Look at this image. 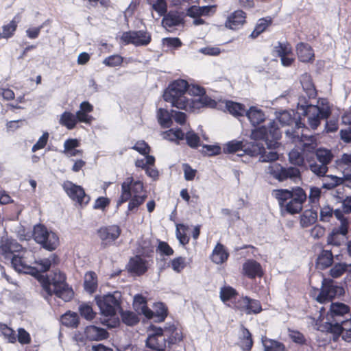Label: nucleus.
I'll return each mask as SVG.
<instances>
[{"label":"nucleus","mask_w":351,"mask_h":351,"mask_svg":"<svg viewBox=\"0 0 351 351\" xmlns=\"http://www.w3.org/2000/svg\"><path fill=\"white\" fill-rule=\"evenodd\" d=\"M298 117H295L294 110H284L280 112L278 117V121L282 125L289 128L285 131V134L291 130L300 132L302 129H307L304 123L306 118L307 123L312 130H316L320 125V120L326 119L331 115V109L326 101H322L321 105L312 104L304 97H300L297 105Z\"/></svg>","instance_id":"nucleus-1"},{"label":"nucleus","mask_w":351,"mask_h":351,"mask_svg":"<svg viewBox=\"0 0 351 351\" xmlns=\"http://www.w3.org/2000/svg\"><path fill=\"white\" fill-rule=\"evenodd\" d=\"M282 132L275 121H270L267 125H263L252 130L251 139L254 141H243V152L245 154L252 157L261 155L265 151L263 143L256 142V140H263L265 142L268 149H275L278 147Z\"/></svg>","instance_id":"nucleus-2"},{"label":"nucleus","mask_w":351,"mask_h":351,"mask_svg":"<svg viewBox=\"0 0 351 351\" xmlns=\"http://www.w3.org/2000/svg\"><path fill=\"white\" fill-rule=\"evenodd\" d=\"M274 195L278 199L281 212L292 215L302 210L303 204L307 199L305 191L300 186H294L291 189H278L274 191Z\"/></svg>","instance_id":"nucleus-3"},{"label":"nucleus","mask_w":351,"mask_h":351,"mask_svg":"<svg viewBox=\"0 0 351 351\" xmlns=\"http://www.w3.org/2000/svg\"><path fill=\"white\" fill-rule=\"evenodd\" d=\"M39 280L45 292L43 293V297L45 300H48L53 295L61 298L64 302H69L73 299L74 292L66 282V277L64 274L60 272L58 277L56 276L52 278L42 276Z\"/></svg>","instance_id":"nucleus-4"},{"label":"nucleus","mask_w":351,"mask_h":351,"mask_svg":"<svg viewBox=\"0 0 351 351\" xmlns=\"http://www.w3.org/2000/svg\"><path fill=\"white\" fill-rule=\"evenodd\" d=\"M22 250V245L16 240L2 238L0 242V258L3 259L5 262H9L17 272L22 273L27 264L22 256L15 254Z\"/></svg>","instance_id":"nucleus-5"},{"label":"nucleus","mask_w":351,"mask_h":351,"mask_svg":"<svg viewBox=\"0 0 351 351\" xmlns=\"http://www.w3.org/2000/svg\"><path fill=\"white\" fill-rule=\"evenodd\" d=\"M189 86L188 82L182 79H178L171 82L165 89L163 98L165 101L171 104V106L178 109L187 110V99L184 95Z\"/></svg>","instance_id":"nucleus-6"},{"label":"nucleus","mask_w":351,"mask_h":351,"mask_svg":"<svg viewBox=\"0 0 351 351\" xmlns=\"http://www.w3.org/2000/svg\"><path fill=\"white\" fill-rule=\"evenodd\" d=\"M286 138L291 143H299L306 160L309 162L314 161V154L318 148L317 139L313 135L304 134L303 129L300 132L291 130L286 132Z\"/></svg>","instance_id":"nucleus-7"},{"label":"nucleus","mask_w":351,"mask_h":351,"mask_svg":"<svg viewBox=\"0 0 351 351\" xmlns=\"http://www.w3.org/2000/svg\"><path fill=\"white\" fill-rule=\"evenodd\" d=\"M95 302L101 313L106 316H114L121 308V293L114 291L103 296L96 295Z\"/></svg>","instance_id":"nucleus-8"},{"label":"nucleus","mask_w":351,"mask_h":351,"mask_svg":"<svg viewBox=\"0 0 351 351\" xmlns=\"http://www.w3.org/2000/svg\"><path fill=\"white\" fill-rule=\"evenodd\" d=\"M190 95L196 96L197 97L187 99V110H193L195 109H199L203 107L215 108L217 102L206 95V91L204 88L197 85L189 84L186 90Z\"/></svg>","instance_id":"nucleus-9"},{"label":"nucleus","mask_w":351,"mask_h":351,"mask_svg":"<svg viewBox=\"0 0 351 351\" xmlns=\"http://www.w3.org/2000/svg\"><path fill=\"white\" fill-rule=\"evenodd\" d=\"M123 45H134L136 47L147 46L152 41V36L147 31L124 32L120 38Z\"/></svg>","instance_id":"nucleus-10"},{"label":"nucleus","mask_w":351,"mask_h":351,"mask_svg":"<svg viewBox=\"0 0 351 351\" xmlns=\"http://www.w3.org/2000/svg\"><path fill=\"white\" fill-rule=\"evenodd\" d=\"M344 293L345 290L343 287L335 285L332 280L326 282V280L324 279L322 289L317 297V301L319 303L330 302L335 298L343 295Z\"/></svg>","instance_id":"nucleus-11"},{"label":"nucleus","mask_w":351,"mask_h":351,"mask_svg":"<svg viewBox=\"0 0 351 351\" xmlns=\"http://www.w3.org/2000/svg\"><path fill=\"white\" fill-rule=\"evenodd\" d=\"M62 188L67 195L80 206H86L89 203L90 197L86 194L82 186L67 180L63 183Z\"/></svg>","instance_id":"nucleus-12"},{"label":"nucleus","mask_w":351,"mask_h":351,"mask_svg":"<svg viewBox=\"0 0 351 351\" xmlns=\"http://www.w3.org/2000/svg\"><path fill=\"white\" fill-rule=\"evenodd\" d=\"M270 174L276 180L282 182L287 179H291L294 182L297 180H301V172L298 167H285L277 164L269 169Z\"/></svg>","instance_id":"nucleus-13"},{"label":"nucleus","mask_w":351,"mask_h":351,"mask_svg":"<svg viewBox=\"0 0 351 351\" xmlns=\"http://www.w3.org/2000/svg\"><path fill=\"white\" fill-rule=\"evenodd\" d=\"M148 331L152 332L148 335L146 339V346L152 350L165 349L166 348L167 339L163 337L162 341L160 338L164 336V330L162 328L151 324L148 328Z\"/></svg>","instance_id":"nucleus-14"},{"label":"nucleus","mask_w":351,"mask_h":351,"mask_svg":"<svg viewBox=\"0 0 351 351\" xmlns=\"http://www.w3.org/2000/svg\"><path fill=\"white\" fill-rule=\"evenodd\" d=\"M325 328L328 332L333 334L334 341H337L343 330H351V319H333L331 322H326Z\"/></svg>","instance_id":"nucleus-15"},{"label":"nucleus","mask_w":351,"mask_h":351,"mask_svg":"<svg viewBox=\"0 0 351 351\" xmlns=\"http://www.w3.org/2000/svg\"><path fill=\"white\" fill-rule=\"evenodd\" d=\"M121 229L117 225H111L100 228L97 234L102 241V245H106L114 242L121 234Z\"/></svg>","instance_id":"nucleus-16"},{"label":"nucleus","mask_w":351,"mask_h":351,"mask_svg":"<svg viewBox=\"0 0 351 351\" xmlns=\"http://www.w3.org/2000/svg\"><path fill=\"white\" fill-rule=\"evenodd\" d=\"M350 311V306L344 303L339 302H331L330 310L326 315V322H331L333 319H343V317L346 314H348Z\"/></svg>","instance_id":"nucleus-17"},{"label":"nucleus","mask_w":351,"mask_h":351,"mask_svg":"<svg viewBox=\"0 0 351 351\" xmlns=\"http://www.w3.org/2000/svg\"><path fill=\"white\" fill-rule=\"evenodd\" d=\"M339 254L334 256L330 250L323 249L318 254L315 265L318 269L324 270L331 267L334 259L339 260Z\"/></svg>","instance_id":"nucleus-18"},{"label":"nucleus","mask_w":351,"mask_h":351,"mask_svg":"<svg viewBox=\"0 0 351 351\" xmlns=\"http://www.w3.org/2000/svg\"><path fill=\"white\" fill-rule=\"evenodd\" d=\"M147 261L143 259L140 255L132 257L128 264V269L130 274L140 276L144 274L148 269Z\"/></svg>","instance_id":"nucleus-19"},{"label":"nucleus","mask_w":351,"mask_h":351,"mask_svg":"<svg viewBox=\"0 0 351 351\" xmlns=\"http://www.w3.org/2000/svg\"><path fill=\"white\" fill-rule=\"evenodd\" d=\"M84 335L88 341H99L108 339L109 332L105 328L95 325H89L84 329Z\"/></svg>","instance_id":"nucleus-20"},{"label":"nucleus","mask_w":351,"mask_h":351,"mask_svg":"<svg viewBox=\"0 0 351 351\" xmlns=\"http://www.w3.org/2000/svg\"><path fill=\"white\" fill-rule=\"evenodd\" d=\"M243 274L248 278L262 277L263 271L261 264L254 259H248L243 264Z\"/></svg>","instance_id":"nucleus-21"},{"label":"nucleus","mask_w":351,"mask_h":351,"mask_svg":"<svg viewBox=\"0 0 351 351\" xmlns=\"http://www.w3.org/2000/svg\"><path fill=\"white\" fill-rule=\"evenodd\" d=\"M237 306L244 309L247 314H257L263 310L261 302L258 300L251 299L247 296L241 298L238 302Z\"/></svg>","instance_id":"nucleus-22"},{"label":"nucleus","mask_w":351,"mask_h":351,"mask_svg":"<svg viewBox=\"0 0 351 351\" xmlns=\"http://www.w3.org/2000/svg\"><path fill=\"white\" fill-rule=\"evenodd\" d=\"M159 309L156 310V312H154L150 308H149L147 304L145 306L139 307V310L141 311V313L147 319H152L156 317V319L155 322H162L165 321L167 315V309L162 303H159Z\"/></svg>","instance_id":"nucleus-23"},{"label":"nucleus","mask_w":351,"mask_h":351,"mask_svg":"<svg viewBox=\"0 0 351 351\" xmlns=\"http://www.w3.org/2000/svg\"><path fill=\"white\" fill-rule=\"evenodd\" d=\"M184 17L181 13L171 10L163 15L162 25L165 27L172 28L184 24Z\"/></svg>","instance_id":"nucleus-24"},{"label":"nucleus","mask_w":351,"mask_h":351,"mask_svg":"<svg viewBox=\"0 0 351 351\" xmlns=\"http://www.w3.org/2000/svg\"><path fill=\"white\" fill-rule=\"evenodd\" d=\"M245 13L243 10H236L227 18L225 25L231 29H239L245 23Z\"/></svg>","instance_id":"nucleus-25"},{"label":"nucleus","mask_w":351,"mask_h":351,"mask_svg":"<svg viewBox=\"0 0 351 351\" xmlns=\"http://www.w3.org/2000/svg\"><path fill=\"white\" fill-rule=\"evenodd\" d=\"M296 51L300 61L308 62L313 60V49L308 44L302 42L298 43L296 46Z\"/></svg>","instance_id":"nucleus-26"},{"label":"nucleus","mask_w":351,"mask_h":351,"mask_svg":"<svg viewBox=\"0 0 351 351\" xmlns=\"http://www.w3.org/2000/svg\"><path fill=\"white\" fill-rule=\"evenodd\" d=\"M245 117L253 126L263 123L265 120V115L261 109L256 106H251L246 110Z\"/></svg>","instance_id":"nucleus-27"},{"label":"nucleus","mask_w":351,"mask_h":351,"mask_svg":"<svg viewBox=\"0 0 351 351\" xmlns=\"http://www.w3.org/2000/svg\"><path fill=\"white\" fill-rule=\"evenodd\" d=\"M163 330L164 334L165 333V335L168 336V338L166 339L169 347L182 340L181 332H179L173 324L167 325Z\"/></svg>","instance_id":"nucleus-28"},{"label":"nucleus","mask_w":351,"mask_h":351,"mask_svg":"<svg viewBox=\"0 0 351 351\" xmlns=\"http://www.w3.org/2000/svg\"><path fill=\"white\" fill-rule=\"evenodd\" d=\"M133 182V178L128 177L121 184V195L117 203V209L124 202L130 200L132 197L131 184Z\"/></svg>","instance_id":"nucleus-29"},{"label":"nucleus","mask_w":351,"mask_h":351,"mask_svg":"<svg viewBox=\"0 0 351 351\" xmlns=\"http://www.w3.org/2000/svg\"><path fill=\"white\" fill-rule=\"evenodd\" d=\"M317 220V212L312 208L305 210L300 215V223L302 228H308Z\"/></svg>","instance_id":"nucleus-30"},{"label":"nucleus","mask_w":351,"mask_h":351,"mask_svg":"<svg viewBox=\"0 0 351 351\" xmlns=\"http://www.w3.org/2000/svg\"><path fill=\"white\" fill-rule=\"evenodd\" d=\"M60 322L66 327L76 328L80 324V317L77 313L68 311L61 316Z\"/></svg>","instance_id":"nucleus-31"},{"label":"nucleus","mask_w":351,"mask_h":351,"mask_svg":"<svg viewBox=\"0 0 351 351\" xmlns=\"http://www.w3.org/2000/svg\"><path fill=\"white\" fill-rule=\"evenodd\" d=\"M229 254L223 245L217 243L212 254V261L216 264H222L227 261Z\"/></svg>","instance_id":"nucleus-32"},{"label":"nucleus","mask_w":351,"mask_h":351,"mask_svg":"<svg viewBox=\"0 0 351 351\" xmlns=\"http://www.w3.org/2000/svg\"><path fill=\"white\" fill-rule=\"evenodd\" d=\"M226 108L230 114L238 119L243 117L245 115L247 110L243 104L232 101H226Z\"/></svg>","instance_id":"nucleus-33"},{"label":"nucleus","mask_w":351,"mask_h":351,"mask_svg":"<svg viewBox=\"0 0 351 351\" xmlns=\"http://www.w3.org/2000/svg\"><path fill=\"white\" fill-rule=\"evenodd\" d=\"M45 237V241L41 244L42 247L50 252L55 250L59 245V237L57 234L49 230Z\"/></svg>","instance_id":"nucleus-34"},{"label":"nucleus","mask_w":351,"mask_h":351,"mask_svg":"<svg viewBox=\"0 0 351 351\" xmlns=\"http://www.w3.org/2000/svg\"><path fill=\"white\" fill-rule=\"evenodd\" d=\"M137 255L145 257H152L154 254V246L149 239H143L138 241Z\"/></svg>","instance_id":"nucleus-35"},{"label":"nucleus","mask_w":351,"mask_h":351,"mask_svg":"<svg viewBox=\"0 0 351 351\" xmlns=\"http://www.w3.org/2000/svg\"><path fill=\"white\" fill-rule=\"evenodd\" d=\"M346 271L351 273V264L337 263L330 269L329 274L333 278L341 276Z\"/></svg>","instance_id":"nucleus-36"},{"label":"nucleus","mask_w":351,"mask_h":351,"mask_svg":"<svg viewBox=\"0 0 351 351\" xmlns=\"http://www.w3.org/2000/svg\"><path fill=\"white\" fill-rule=\"evenodd\" d=\"M120 316L123 324L129 326H133L139 322L138 315L130 311H123L121 308L119 311Z\"/></svg>","instance_id":"nucleus-37"},{"label":"nucleus","mask_w":351,"mask_h":351,"mask_svg":"<svg viewBox=\"0 0 351 351\" xmlns=\"http://www.w3.org/2000/svg\"><path fill=\"white\" fill-rule=\"evenodd\" d=\"M59 123L69 130L73 129L77 123L75 114L68 111H64L61 114Z\"/></svg>","instance_id":"nucleus-38"},{"label":"nucleus","mask_w":351,"mask_h":351,"mask_svg":"<svg viewBox=\"0 0 351 351\" xmlns=\"http://www.w3.org/2000/svg\"><path fill=\"white\" fill-rule=\"evenodd\" d=\"M84 289L89 293H93L97 288V276L95 272L89 271L85 276Z\"/></svg>","instance_id":"nucleus-39"},{"label":"nucleus","mask_w":351,"mask_h":351,"mask_svg":"<svg viewBox=\"0 0 351 351\" xmlns=\"http://www.w3.org/2000/svg\"><path fill=\"white\" fill-rule=\"evenodd\" d=\"M158 123L163 128L170 127L172 123L173 113H169L165 108H159L157 112Z\"/></svg>","instance_id":"nucleus-40"},{"label":"nucleus","mask_w":351,"mask_h":351,"mask_svg":"<svg viewBox=\"0 0 351 351\" xmlns=\"http://www.w3.org/2000/svg\"><path fill=\"white\" fill-rule=\"evenodd\" d=\"M316 158L320 163L328 166V165L332 161L333 155L329 149L318 148L314 154V158Z\"/></svg>","instance_id":"nucleus-41"},{"label":"nucleus","mask_w":351,"mask_h":351,"mask_svg":"<svg viewBox=\"0 0 351 351\" xmlns=\"http://www.w3.org/2000/svg\"><path fill=\"white\" fill-rule=\"evenodd\" d=\"M49 231L43 224L38 223L35 225L33 229V238L34 241L41 245L42 243L45 241V237Z\"/></svg>","instance_id":"nucleus-42"},{"label":"nucleus","mask_w":351,"mask_h":351,"mask_svg":"<svg viewBox=\"0 0 351 351\" xmlns=\"http://www.w3.org/2000/svg\"><path fill=\"white\" fill-rule=\"evenodd\" d=\"M324 176L325 178L323 180V184L322 186V189L331 190L341 184L343 182V179L342 178H339L336 176L326 175Z\"/></svg>","instance_id":"nucleus-43"},{"label":"nucleus","mask_w":351,"mask_h":351,"mask_svg":"<svg viewBox=\"0 0 351 351\" xmlns=\"http://www.w3.org/2000/svg\"><path fill=\"white\" fill-rule=\"evenodd\" d=\"M78 311L80 315L88 321H91L95 317L96 313L90 303L82 302L79 305Z\"/></svg>","instance_id":"nucleus-44"},{"label":"nucleus","mask_w":351,"mask_h":351,"mask_svg":"<svg viewBox=\"0 0 351 351\" xmlns=\"http://www.w3.org/2000/svg\"><path fill=\"white\" fill-rule=\"evenodd\" d=\"M265 351H285V345L278 341L265 338L263 339Z\"/></svg>","instance_id":"nucleus-45"},{"label":"nucleus","mask_w":351,"mask_h":351,"mask_svg":"<svg viewBox=\"0 0 351 351\" xmlns=\"http://www.w3.org/2000/svg\"><path fill=\"white\" fill-rule=\"evenodd\" d=\"M237 295V290L230 286H223L219 293L220 299L223 302L234 299Z\"/></svg>","instance_id":"nucleus-46"},{"label":"nucleus","mask_w":351,"mask_h":351,"mask_svg":"<svg viewBox=\"0 0 351 351\" xmlns=\"http://www.w3.org/2000/svg\"><path fill=\"white\" fill-rule=\"evenodd\" d=\"M243 141L233 140L223 145V151L225 154H234L238 151H243Z\"/></svg>","instance_id":"nucleus-47"},{"label":"nucleus","mask_w":351,"mask_h":351,"mask_svg":"<svg viewBox=\"0 0 351 351\" xmlns=\"http://www.w3.org/2000/svg\"><path fill=\"white\" fill-rule=\"evenodd\" d=\"M305 156L303 155L302 151H298L297 149H292L289 153V160L290 163L293 165L302 167L304 163Z\"/></svg>","instance_id":"nucleus-48"},{"label":"nucleus","mask_w":351,"mask_h":351,"mask_svg":"<svg viewBox=\"0 0 351 351\" xmlns=\"http://www.w3.org/2000/svg\"><path fill=\"white\" fill-rule=\"evenodd\" d=\"M184 139L187 145L192 149H197L200 146V138L193 130L188 131L186 133Z\"/></svg>","instance_id":"nucleus-49"},{"label":"nucleus","mask_w":351,"mask_h":351,"mask_svg":"<svg viewBox=\"0 0 351 351\" xmlns=\"http://www.w3.org/2000/svg\"><path fill=\"white\" fill-rule=\"evenodd\" d=\"M58 261V257L56 254H52L47 258L40 260L37 264L40 266L39 269L40 272H46L50 269L52 264H57Z\"/></svg>","instance_id":"nucleus-50"},{"label":"nucleus","mask_w":351,"mask_h":351,"mask_svg":"<svg viewBox=\"0 0 351 351\" xmlns=\"http://www.w3.org/2000/svg\"><path fill=\"white\" fill-rule=\"evenodd\" d=\"M0 332L8 339V342L12 343L16 342V337L14 330L8 327L6 324L0 323Z\"/></svg>","instance_id":"nucleus-51"},{"label":"nucleus","mask_w":351,"mask_h":351,"mask_svg":"<svg viewBox=\"0 0 351 351\" xmlns=\"http://www.w3.org/2000/svg\"><path fill=\"white\" fill-rule=\"evenodd\" d=\"M158 244L156 247V252L161 256H169L173 254L174 251L167 242L158 240Z\"/></svg>","instance_id":"nucleus-52"},{"label":"nucleus","mask_w":351,"mask_h":351,"mask_svg":"<svg viewBox=\"0 0 351 351\" xmlns=\"http://www.w3.org/2000/svg\"><path fill=\"white\" fill-rule=\"evenodd\" d=\"M17 27V24L14 20L11 21L10 23L5 25L2 27L3 31L0 33V38H11Z\"/></svg>","instance_id":"nucleus-53"},{"label":"nucleus","mask_w":351,"mask_h":351,"mask_svg":"<svg viewBox=\"0 0 351 351\" xmlns=\"http://www.w3.org/2000/svg\"><path fill=\"white\" fill-rule=\"evenodd\" d=\"M274 51L280 58L283 56L291 53V47L288 43L278 42V45L274 47Z\"/></svg>","instance_id":"nucleus-54"},{"label":"nucleus","mask_w":351,"mask_h":351,"mask_svg":"<svg viewBox=\"0 0 351 351\" xmlns=\"http://www.w3.org/2000/svg\"><path fill=\"white\" fill-rule=\"evenodd\" d=\"M147 196L134 195L130 199V202L128 204V211H134L135 209L141 205L145 200Z\"/></svg>","instance_id":"nucleus-55"},{"label":"nucleus","mask_w":351,"mask_h":351,"mask_svg":"<svg viewBox=\"0 0 351 351\" xmlns=\"http://www.w3.org/2000/svg\"><path fill=\"white\" fill-rule=\"evenodd\" d=\"M289 337L294 343L297 344H306V339L304 335L298 330L289 329Z\"/></svg>","instance_id":"nucleus-56"},{"label":"nucleus","mask_w":351,"mask_h":351,"mask_svg":"<svg viewBox=\"0 0 351 351\" xmlns=\"http://www.w3.org/2000/svg\"><path fill=\"white\" fill-rule=\"evenodd\" d=\"M310 170L317 176H324L328 171V166L324 164L318 165L315 162L309 164Z\"/></svg>","instance_id":"nucleus-57"},{"label":"nucleus","mask_w":351,"mask_h":351,"mask_svg":"<svg viewBox=\"0 0 351 351\" xmlns=\"http://www.w3.org/2000/svg\"><path fill=\"white\" fill-rule=\"evenodd\" d=\"M123 58L119 55H111L104 59L103 63L110 67L119 66L123 62Z\"/></svg>","instance_id":"nucleus-58"},{"label":"nucleus","mask_w":351,"mask_h":351,"mask_svg":"<svg viewBox=\"0 0 351 351\" xmlns=\"http://www.w3.org/2000/svg\"><path fill=\"white\" fill-rule=\"evenodd\" d=\"M110 203V199L106 197H97L93 206V209L104 210Z\"/></svg>","instance_id":"nucleus-59"},{"label":"nucleus","mask_w":351,"mask_h":351,"mask_svg":"<svg viewBox=\"0 0 351 351\" xmlns=\"http://www.w3.org/2000/svg\"><path fill=\"white\" fill-rule=\"evenodd\" d=\"M49 133L47 132H43V135L38 138L37 142L32 146V152H36V151L44 148L48 141Z\"/></svg>","instance_id":"nucleus-60"},{"label":"nucleus","mask_w":351,"mask_h":351,"mask_svg":"<svg viewBox=\"0 0 351 351\" xmlns=\"http://www.w3.org/2000/svg\"><path fill=\"white\" fill-rule=\"evenodd\" d=\"M152 8L154 10L157 12L160 16L167 12V3L166 0H156Z\"/></svg>","instance_id":"nucleus-61"},{"label":"nucleus","mask_w":351,"mask_h":351,"mask_svg":"<svg viewBox=\"0 0 351 351\" xmlns=\"http://www.w3.org/2000/svg\"><path fill=\"white\" fill-rule=\"evenodd\" d=\"M301 84L304 90L306 92L309 99L314 98L316 96L317 93L315 86L311 81H302L301 82Z\"/></svg>","instance_id":"nucleus-62"},{"label":"nucleus","mask_w":351,"mask_h":351,"mask_svg":"<svg viewBox=\"0 0 351 351\" xmlns=\"http://www.w3.org/2000/svg\"><path fill=\"white\" fill-rule=\"evenodd\" d=\"M75 116L76 118L77 123L80 122L86 124H90L92 121L94 120L93 116L89 115L88 113L82 112L80 110L76 112Z\"/></svg>","instance_id":"nucleus-63"},{"label":"nucleus","mask_w":351,"mask_h":351,"mask_svg":"<svg viewBox=\"0 0 351 351\" xmlns=\"http://www.w3.org/2000/svg\"><path fill=\"white\" fill-rule=\"evenodd\" d=\"M278 158V154L275 151L267 152L265 150L260 155V161L263 162L276 161Z\"/></svg>","instance_id":"nucleus-64"}]
</instances>
